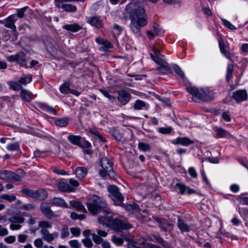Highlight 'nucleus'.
Instances as JSON below:
<instances>
[{
    "mask_svg": "<svg viewBox=\"0 0 248 248\" xmlns=\"http://www.w3.org/2000/svg\"><path fill=\"white\" fill-rule=\"evenodd\" d=\"M102 214L97 218V222L106 228L117 232L128 230L133 227L127 220H122L119 215L113 212L108 207L106 200L94 195V215Z\"/></svg>",
    "mask_w": 248,
    "mask_h": 248,
    "instance_id": "1",
    "label": "nucleus"
},
{
    "mask_svg": "<svg viewBox=\"0 0 248 248\" xmlns=\"http://www.w3.org/2000/svg\"><path fill=\"white\" fill-rule=\"evenodd\" d=\"M187 91L192 95V100L194 102L200 101H209L213 99V95L210 94L208 89L203 90L195 87L187 88Z\"/></svg>",
    "mask_w": 248,
    "mask_h": 248,
    "instance_id": "2",
    "label": "nucleus"
},
{
    "mask_svg": "<svg viewBox=\"0 0 248 248\" xmlns=\"http://www.w3.org/2000/svg\"><path fill=\"white\" fill-rule=\"evenodd\" d=\"M100 158V166L102 168L99 171V175L103 177L108 176L110 179L115 180L116 178V174L113 170V163L106 157Z\"/></svg>",
    "mask_w": 248,
    "mask_h": 248,
    "instance_id": "3",
    "label": "nucleus"
},
{
    "mask_svg": "<svg viewBox=\"0 0 248 248\" xmlns=\"http://www.w3.org/2000/svg\"><path fill=\"white\" fill-rule=\"evenodd\" d=\"M109 193V197L116 206H121L124 202V197L120 192L119 188L115 185H109L107 187Z\"/></svg>",
    "mask_w": 248,
    "mask_h": 248,
    "instance_id": "4",
    "label": "nucleus"
},
{
    "mask_svg": "<svg viewBox=\"0 0 248 248\" xmlns=\"http://www.w3.org/2000/svg\"><path fill=\"white\" fill-rule=\"evenodd\" d=\"M155 62L159 65L156 70L160 74H168L172 72L171 69L168 64L163 60H160L157 58L155 60Z\"/></svg>",
    "mask_w": 248,
    "mask_h": 248,
    "instance_id": "5",
    "label": "nucleus"
},
{
    "mask_svg": "<svg viewBox=\"0 0 248 248\" xmlns=\"http://www.w3.org/2000/svg\"><path fill=\"white\" fill-rule=\"evenodd\" d=\"M124 132L126 133H132L130 130L124 131V130L122 129L116 127L110 128L108 131V133L118 141L123 140Z\"/></svg>",
    "mask_w": 248,
    "mask_h": 248,
    "instance_id": "6",
    "label": "nucleus"
},
{
    "mask_svg": "<svg viewBox=\"0 0 248 248\" xmlns=\"http://www.w3.org/2000/svg\"><path fill=\"white\" fill-rule=\"evenodd\" d=\"M248 93L246 90H238L233 92L232 98L237 103L247 100Z\"/></svg>",
    "mask_w": 248,
    "mask_h": 248,
    "instance_id": "7",
    "label": "nucleus"
},
{
    "mask_svg": "<svg viewBox=\"0 0 248 248\" xmlns=\"http://www.w3.org/2000/svg\"><path fill=\"white\" fill-rule=\"evenodd\" d=\"M218 45L221 53L227 59H231L229 44L225 42L222 38H220L218 39Z\"/></svg>",
    "mask_w": 248,
    "mask_h": 248,
    "instance_id": "8",
    "label": "nucleus"
},
{
    "mask_svg": "<svg viewBox=\"0 0 248 248\" xmlns=\"http://www.w3.org/2000/svg\"><path fill=\"white\" fill-rule=\"evenodd\" d=\"M118 100L122 105L127 104L130 101L131 95L124 90H121L118 91Z\"/></svg>",
    "mask_w": 248,
    "mask_h": 248,
    "instance_id": "9",
    "label": "nucleus"
},
{
    "mask_svg": "<svg viewBox=\"0 0 248 248\" xmlns=\"http://www.w3.org/2000/svg\"><path fill=\"white\" fill-rule=\"evenodd\" d=\"M42 238L47 242H51L56 238H58L59 233L57 232L49 233L46 229H41L40 231Z\"/></svg>",
    "mask_w": 248,
    "mask_h": 248,
    "instance_id": "10",
    "label": "nucleus"
},
{
    "mask_svg": "<svg viewBox=\"0 0 248 248\" xmlns=\"http://www.w3.org/2000/svg\"><path fill=\"white\" fill-rule=\"evenodd\" d=\"M17 20V17L15 15H12L6 18L1 23L4 24V26L11 29L13 31L16 32V26L15 23Z\"/></svg>",
    "mask_w": 248,
    "mask_h": 248,
    "instance_id": "11",
    "label": "nucleus"
},
{
    "mask_svg": "<svg viewBox=\"0 0 248 248\" xmlns=\"http://www.w3.org/2000/svg\"><path fill=\"white\" fill-rule=\"evenodd\" d=\"M214 130L216 133V136L218 138H227L229 139L232 137V136L226 130L220 127H216Z\"/></svg>",
    "mask_w": 248,
    "mask_h": 248,
    "instance_id": "12",
    "label": "nucleus"
},
{
    "mask_svg": "<svg viewBox=\"0 0 248 248\" xmlns=\"http://www.w3.org/2000/svg\"><path fill=\"white\" fill-rule=\"evenodd\" d=\"M149 240L152 241H157L160 243L164 248H169L170 247L168 243L158 234H151L149 237Z\"/></svg>",
    "mask_w": 248,
    "mask_h": 248,
    "instance_id": "13",
    "label": "nucleus"
},
{
    "mask_svg": "<svg viewBox=\"0 0 248 248\" xmlns=\"http://www.w3.org/2000/svg\"><path fill=\"white\" fill-rule=\"evenodd\" d=\"M58 187L61 191L71 192L75 191V188L64 181L59 182L58 184Z\"/></svg>",
    "mask_w": 248,
    "mask_h": 248,
    "instance_id": "14",
    "label": "nucleus"
},
{
    "mask_svg": "<svg viewBox=\"0 0 248 248\" xmlns=\"http://www.w3.org/2000/svg\"><path fill=\"white\" fill-rule=\"evenodd\" d=\"M133 107L136 110H147L149 108V105L141 100L138 99L135 102Z\"/></svg>",
    "mask_w": 248,
    "mask_h": 248,
    "instance_id": "15",
    "label": "nucleus"
},
{
    "mask_svg": "<svg viewBox=\"0 0 248 248\" xmlns=\"http://www.w3.org/2000/svg\"><path fill=\"white\" fill-rule=\"evenodd\" d=\"M154 219L159 224V227L164 232L167 231L168 229L166 226H170L171 225V224L168 222L165 218L155 217H154Z\"/></svg>",
    "mask_w": 248,
    "mask_h": 248,
    "instance_id": "16",
    "label": "nucleus"
},
{
    "mask_svg": "<svg viewBox=\"0 0 248 248\" xmlns=\"http://www.w3.org/2000/svg\"><path fill=\"white\" fill-rule=\"evenodd\" d=\"M194 143L193 141L187 137H178L175 139L173 143L187 146Z\"/></svg>",
    "mask_w": 248,
    "mask_h": 248,
    "instance_id": "17",
    "label": "nucleus"
},
{
    "mask_svg": "<svg viewBox=\"0 0 248 248\" xmlns=\"http://www.w3.org/2000/svg\"><path fill=\"white\" fill-rule=\"evenodd\" d=\"M36 105L42 110L46 112L54 114L56 112V109L53 107L48 106L46 104L38 102L36 103Z\"/></svg>",
    "mask_w": 248,
    "mask_h": 248,
    "instance_id": "18",
    "label": "nucleus"
},
{
    "mask_svg": "<svg viewBox=\"0 0 248 248\" xmlns=\"http://www.w3.org/2000/svg\"><path fill=\"white\" fill-rule=\"evenodd\" d=\"M16 62L22 67L28 68L26 63V54L22 51L16 53Z\"/></svg>",
    "mask_w": 248,
    "mask_h": 248,
    "instance_id": "19",
    "label": "nucleus"
},
{
    "mask_svg": "<svg viewBox=\"0 0 248 248\" xmlns=\"http://www.w3.org/2000/svg\"><path fill=\"white\" fill-rule=\"evenodd\" d=\"M47 196V193L46 190L44 189H39L34 191V199L43 201L46 199Z\"/></svg>",
    "mask_w": 248,
    "mask_h": 248,
    "instance_id": "20",
    "label": "nucleus"
},
{
    "mask_svg": "<svg viewBox=\"0 0 248 248\" xmlns=\"http://www.w3.org/2000/svg\"><path fill=\"white\" fill-rule=\"evenodd\" d=\"M42 213L48 218H51L53 216V213L50 207L46 203H42L41 205Z\"/></svg>",
    "mask_w": 248,
    "mask_h": 248,
    "instance_id": "21",
    "label": "nucleus"
},
{
    "mask_svg": "<svg viewBox=\"0 0 248 248\" xmlns=\"http://www.w3.org/2000/svg\"><path fill=\"white\" fill-rule=\"evenodd\" d=\"M177 226L182 232H189L191 230L190 226L180 218L178 219Z\"/></svg>",
    "mask_w": 248,
    "mask_h": 248,
    "instance_id": "22",
    "label": "nucleus"
},
{
    "mask_svg": "<svg viewBox=\"0 0 248 248\" xmlns=\"http://www.w3.org/2000/svg\"><path fill=\"white\" fill-rule=\"evenodd\" d=\"M50 203L62 207H68V204L65 202V201L62 199L60 198H53L50 201Z\"/></svg>",
    "mask_w": 248,
    "mask_h": 248,
    "instance_id": "23",
    "label": "nucleus"
},
{
    "mask_svg": "<svg viewBox=\"0 0 248 248\" xmlns=\"http://www.w3.org/2000/svg\"><path fill=\"white\" fill-rule=\"evenodd\" d=\"M63 29L72 32H77L79 31L82 27L78 23L66 24L62 26Z\"/></svg>",
    "mask_w": 248,
    "mask_h": 248,
    "instance_id": "24",
    "label": "nucleus"
},
{
    "mask_svg": "<svg viewBox=\"0 0 248 248\" xmlns=\"http://www.w3.org/2000/svg\"><path fill=\"white\" fill-rule=\"evenodd\" d=\"M76 177L79 179L84 178L87 174V169L85 167H78L76 169Z\"/></svg>",
    "mask_w": 248,
    "mask_h": 248,
    "instance_id": "25",
    "label": "nucleus"
},
{
    "mask_svg": "<svg viewBox=\"0 0 248 248\" xmlns=\"http://www.w3.org/2000/svg\"><path fill=\"white\" fill-rule=\"evenodd\" d=\"M67 139L71 143L79 146L80 145L82 138L79 136L70 135L67 137Z\"/></svg>",
    "mask_w": 248,
    "mask_h": 248,
    "instance_id": "26",
    "label": "nucleus"
},
{
    "mask_svg": "<svg viewBox=\"0 0 248 248\" xmlns=\"http://www.w3.org/2000/svg\"><path fill=\"white\" fill-rule=\"evenodd\" d=\"M60 91L62 93H69L78 95L79 94L77 91H72L69 89V85L66 83L62 84L60 88Z\"/></svg>",
    "mask_w": 248,
    "mask_h": 248,
    "instance_id": "27",
    "label": "nucleus"
},
{
    "mask_svg": "<svg viewBox=\"0 0 248 248\" xmlns=\"http://www.w3.org/2000/svg\"><path fill=\"white\" fill-rule=\"evenodd\" d=\"M152 50L154 52V54L151 53L150 55L152 59L154 62L155 58H157L160 60H163V59L162 58L163 56L160 54V52L161 51V49L156 47H153Z\"/></svg>",
    "mask_w": 248,
    "mask_h": 248,
    "instance_id": "28",
    "label": "nucleus"
},
{
    "mask_svg": "<svg viewBox=\"0 0 248 248\" xmlns=\"http://www.w3.org/2000/svg\"><path fill=\"white\" fill-rule=\"evenodd\" d=\"M121 206L123 207L127 211L130 213L136 212L138 210L137 206L135 203L132 204H124L123 202V204Z\"/></svg>",
    "mask_w": 248,
    "mask_h": 248,
    "instance_id": "29",
    "label": "nucleus"
},
{
    "mask_svg": "<svg viewBox=\"0 0 248 248\" xmlns=\"http://www.w3.org/2000/svg\"><path fill=\"white\" fill-rule=\"evenodd\" d=\"M61 8L66 12H75L77 11V7L71 4H62Z\"/></svg>",
    "mask_w": 248,
    "mask_h": 248,
    "instance_id": "30",
    "label": "nucleus"
},
{
    "mask_svg": "<svg viewBox=\"0 0 248 248\" xmlns=\"http://www.w3.org/2000/svg\"><path fill=\"white\" fill-rule=\"evenodd\" d=\"M68 123L69 119L65 117L57 119L55 121V124L60 127H65L68 125Z\"/></svg>",
    "mask_w": 248,
    "mask_h": 248,
    "instance_id": "31",
    "label": "nucleus"
},
{
    "mask_svg": "<svg viewBox=\"0 0 248 248\" xmlns=\"http://www.w3.org/2000/svg\"><path fill=\"white\" fill-rule=\"evenodd\" d=\"M138 148L142 152H147L151 150V146L149 143L139 142L138 144Z\"/></svg>",
    "mask_w": 248,
    "mask_h": 248,
    "instance_id": "32",
    "label": "nucleus"
},
{
    "mask_svg": "<svg viewBox=\"0 0 248 248\" xmlns=\"http://www.w3.org/2000/svg\"><path fill=\"white\" fill-rule=\"evenodd\" d=\"M8 220L11 223H22L24 222V217H20V216H12L10 217Z\"/></svg>",
    "mask_w": 248,
    "mask_h": 248,
    "instance_id": "33",
    "label": "nucleus"
},
{
    "mask_svg": "<svg viewBox=\"0 0 248 248\" xmlns=\"http://www.w3.org/2000/svg\"><path fill=\"white\" fill-rule=\"evenodd\" d=\"M11 170H0V179L4 181H9Z\"/></svg>",
    "mask_w": 248,
    "mask_h": 248,
    "instance_id": "34",
    "label": "nucleus"
},
{
    "mask_svg": "<svg viewBox=\"0 0 248 248\" xmlns=\"http://www.w3.org/2000/svg\"><path fill=\"white\" fill-rule=\"evenodd\" d=\"M8 84L10 88L15 91H17V90H21L22 89L21 85H20V84L19 83L18 81L17 82L16 81H10L8 82Z\"/></svg>",
    "mask_w": 248,
    "mask_h": 248,
    "instance_id": "35",
    "label": "nucleus"
},
{
    "mask_svg": "<svg viewBox=\"0 0 248 248\" xmlns=\"http://www.w3.org/2000/svg\"><path fill=\"white\" fill-rule=\"evenodd\" d=\"M8 151H19L20 145L18 142H15L11 144H8L6 147Z\"/></svg>",
    "mask_w": 248,
    "mask_h": 248,
    "instance_id": "36",
    "label": "nucleus"
},
{
    "mask_svg": "<svg viewBox=\"0 0 248 248\" xmlns=\"http://www.w3.org/2000/svg\"><path fill=\"white\" fill-rule=\"evenodd\" d=\"M70 204L73 207L76 208L78 211H85L84 207L82 205L81 202L75 201H71L70 202Z\"/></svg>",
    "mask_w": 248,
    "mask_h": 248,
    "instance_id": "37",
    "label": "nucleus"
},
{
    "mask_svg": "<svg viewBox=\"0 0 248 248\" xmlns=\"http://www.w3.org/2000/svg\"><path fill=\"white\" fill-rule=\"evenodd\" d=\"M174 187L177 188L179 189V191L178 193L181 195H183L186 193V186L182 183H177L175 184Z\"/></svg>",
    "mask_w": 248,
    "mask_h": 248,
    "instance_id": "38",
    "label": "nucleus"
},
{
    "mask_svg": "<svg viewBox=\"0 0 248 248\" xmlns=\"http://www.w3.org/2000/svg\"><path fill=\"white\" fill-rule=\"evenodd\" d=\"M10 178L9 181H12L15 182H19L21 180L22 177H23V175L20 176L19 175L11 171V173L10 174Z\"/></svg>",
    "mask_w": 248,
    "mask_h": 248,
    "instance_id": "39",
    "label": "nucleus"
},
{
    "mask_svg": "<svg viewBox=\"0 0 248 248\" xmlns=\"http://www.w3.org/2000/svg\"><path fill=\"white\" fill-rule=\"evenodd\" d=\"M233 71V66L232 64H229L227 66V75H226V80L227 81H229L230 79L231 78L232 73Z\"/></svg>",
    "mask_w": 248,
    "mask_h": 248,
    "instance_id": "40",
    "label": "nucleus"
},
{
    "mask_svg": "<svg viewBox=\"0 0 248 248\" xmlns=\"http://www.w3.org/2000/svg\"><path fill=\"white\" fill-rule=\"evenodd\" d=\"M34 191H35V190H33L32 189L25 188L23 189L21 191V192L27 196L34 198Z\"/></svg>",
    "mask_w": 248,
    "mask_h": 248,
    "instance_id": "41",
    "label": "nucleus"
},
{
    "mask_svg": "<svg viewBox=\"0 0 248 248\" xmlns=\"http://www.w3.org/2000/svg\"><path fill=\"white\" fill-rule=\"evenodd\" d=\"M94 140L96 142L104 143L106 141L105 138L100 135L98 132L94 131Z\"/></svg>",
    "mask_w": 248,
    "mask_h": 248,
    "instance_id": "42",
    "label": "nucleus"
},
{
    "mask_svg": "<svg viewBox=\"0 0 248 248\" xmlns=\"http://www.w3.org/2000/svg\"><path fill=\"white\" fill-rule=\"evenodd\" d=\"M153 28L154 30V31L155 33V35H161L164 33V31L161 28V27L156 23L154 24Z\"/></svg>",
    "mask_w": 248,
    "mask_h": 248,
    "instance_id": "43",
    "label": "nucleus"
},
{
    "mask_svg": "<svg viewBox=\"0 0 248 248\" xmlns=\"http://www.w3.org/2000/svg\"><path fill=\"white\" fill-rule=\"evenodd\" d=\"M172 66L176 74L179 75L182 78H184L185 74L178 65L174 64Z\"/></svg>",
    "mask_w": 248,
    "mask_h": 248,
    "instance_id": "44",
    "label": "nucleus"
},
{
    "mask_svg": "<svg viewBox=\"0 0 248 248\" xmlns=\"http://www.w3.org/2000/svg\"><path fill=\"white\" fill-rule=\"evenodd\" d=\"M31 76L29 75L25 77L21 78L20 79L18 80V82L20 85H26L27 84L30 83L31 81Z\"/></svg>",
    "mask_w": 248,
    "mask_h": 248,
    "instance_id": "45",
    "label": "nucleus"
},
{
    "mask_svg": "<svg viewBox=\"0 0 248 248\" xmlns=\"http://www.w3.org/2000/svg\"><path fill=\"white\" fill-rule=\"evenodd\" d=\"M238 212L241 217L244 219L248 217V209L247 208H239Z\"/></svg>",
    "mask_w": 248,
    "mask_h": 248,
    "instance_id": "46",
    "label": "nucleus"
},
{
    "mask_svg": "<svg viewBox=\"0 0 248 248\" xmlns=\"http://www.w3.org/2000/svg\"><path fill=\"white\" fill-rule=\"evenodd\" d=\"M94 26L96 28H101L103 26V22L100 17L94 16Z\"/></svg>",
    "mask_w": 248,
    "mask_h": 248,
    "instance_id": "47",
    "label": "nucleus"
},
{
    "mask_svg": "<svg viewBox=\"0 0 248 248\" xmlns=\"http://www.w3.org/2000/svg\"><path fill=\"white\" fill-rule=\"evenodd\" d=\"M21 97L22 98L28 102H29L30 101V97L29 93L28 92L23 89H22L21 90V93H20Z\"/></svg>",
    "mask_w": 248,
    "mask_h": 248,
    "instance_id": "48",
    "label": "nucleus"
},
{
    "mask_svg": "<svg viewBox=\"0 0 248 248\" xmlns=\"http://www.w3.org/2000/svg\"><path fill=\"white\" fill-rule=\"evenodd\" d=\"M0 198L11 202L16 200V196L14 195L3 194L0 196Z\"/></svg>",
    "mask_w": 248,
    "mask_h": 248,
    "instance_id": "49",
    "label": "nucleus"
},
{
    "mask_svg": "<svg viewBox=\"0 0 248 248\" xmlns=\"http://www.w3.org/2000/svg\"><path fill=\"white\" fill-rule=\"evenodd\" d=\"M172 128L170 126L164 127H160L158 129V132L163 134H169L171 132Z\"/></svg>",
    "mask_w": 248,
    "mask_h": 248,
    "instance_id": "50",
    "label": "nucleus"
},
{
    "mask_svg": "<svg viewBox=\"0 0 248 248\" xmlns=\"http://www.w3.org/2000/svg\"><path fill=\"white\" fill-rule=\"evenodd\" d=\"M221 20L224 26H225L226 27H227V28H228L229 29H230V30H234L236 29L235 27L234 26H233L228 20H226L225 19L222 18H221Z\"/></svg>",
    "mask_w": 248,
    "mask_h": 248,
    "instance_id": "51",
    "label": "nucleus"
},
{
    "mask_svg": "<svg viewBox=\"0 0 248 248\" xmlns=\"http://www.w3.org/2000/svg\"><path fill=\"white\" fill-rule=\"evenodd\" d=\"M39 227L43 228L42 229H46V228H50L52 227L51 223L46 221H41L39 222Z\"/></svg>",
    "mask_w": 248,
    "mask_h": 248,
    "instance_id": "52",
    "label": "nucleus"
},
{
    "mask_svg": "<svg viewBox=\"0 0 248 248\" xmlns=\"http://www.w3.org/2000/svg\"><path fill=\"white\" fill-rule=\"evenodd\" d=\"M111 240L117 246L122 245L124 243V240L122 238L117 237L115 235L112 236Z\"/></svg>",
    "mask_w": 248,
    "mask_h": 248,
    "instance_id": "53",
    "label": "nucleus"
},
{
    "mask_svg": "<svg viewBox=\"0 0 248 248\" xmlns=\"http://www.w3.org/2000/svg\"><path fill=\"white\" fill-rule=\"evenodd\" d=\"M79 146L82 148H91L92 145L91 143L85 140V138H82L80 145H79Z\"/></svg>",
    "mask_w": 248,
    "mask_h": 248,
    "instance_id": "54",
    "label": "nucleus"
},
{
    "mask_svg": "<svg viewBox=\"0 0 248 248\" xmlns=\"http://www.w3.org/2000/svg\"><path fill=\"white\" fill-rule=\"evenodd\" d=\"M70 217L72 219L76 220L78 219L79 220H82L85 218L84 215H78L76 212H73L71 213Z\"/></svg>",
    "mask_w": 248,
    "mask_h": 248,
    "instance_id": "55",
    "label": "nucleus"
},
{
    "mask_svg": "<svg viewBox=\"0 0 248 248\" xmlns=\"http://www.w3.org/2000/svg\"><path fill=\"white\" fill-rule=\"evenodd\" d=\"M69 235V232L67 227L63 226L61 232V237L62 238H64L65 237H68Z\"/></svg>",
    "mask_w": 248,
    "mask_h": 248,
    "instance_id": "56",
    "label": "nucleus"
},
{
    "mask_svg": "<svg viewBox=\"0 0 248 248\" xmlns=\"http://www.w3.org/2000/svg\"><path fill=\"white\" fill-rule=\"evenodd\" d=\"M70 246L72 248H80L81 244L77 240H73L69 242Z\"/></svg>",
    "mask_w": 248,
    "mask_h": 248,
    "instance_id": "57",
    "label": "nucleus"
},
{
    "mask_svg": "<svg viewBox=\"0 0 248 248\" xmlns=\"http://www.w3.org/2000/svg\"><path fill=\"white\" fill-rule=\"evenodd\" d=\"M236 200L241 204L248 205V197H239Z\"/></svg>",
    "mask_w": 248,
    "mask_h": 248,
    "instance_id": "58",
    "label": "nucleus"
},
{
    "mask_svg": "<svg viewBox=\"0 0 248 248\" xmlns=\"http://www.w3.org/2000/svg\"><path fill=\"white\" fill-rule=\"evenodd\" d=\"M81 242L86 248H91L93 246L92 242L89 238H86L83 239L82 240Z\"/></svg>",
    "mask_w": 248,
    "mask_h": 248,
    "instance_id": "59",
    "label": "nucleus"
},
{
    "mask_svg": "<svg viewBox=\"0 0 248 248\" xmlns=\"http://www.w3.org/2000/svg\"><path fill=\"white\" fill-rule=\"evenodd\" d=\"M189 174L193 178H196L198 177V173L194 167H190L188 170Z\"/></svg>",
    "mask_w": 248,
    "mask_h": 248,
    "instance_id": "60",
    "label": "nucleus"
},
{
    "mask_svg": "<svg viewBox=\"0 0 248 248\" xmlns=\"http://www.w3.org/2000/svg\"><path fill=\"white\" fill-rule=\"evenodd\" d=\"M113 29L115 31V33L117 35H119L121 34L123 29L122 28L117 24H114L113 26Z\"/></svg>",
    "mask_w": 248,
    "mask_h": 248,
    "instance_id": "61",
    "label": "nucleus"
},
{
    "mask_svg": "<svg viewBox=\"0 0 248 248\" xmlns=\"http://www.w3.org/2000/svg\"><path fill=\"white\" fill-rule=\"evenodd\" d=\"M70 231L71 233L75 236H78L81 233L80 229L79 228H71Z\"/></svg>",
    "mask_w": 248,
    "mask_h": 248,
    "instance_id": "62",
    "label": "nucleus"
},
{
    "mask_svg": "<svg viewBox=\"0 0 248 248\" xmlns=\"http://www.w3.org/2000/svg\"><path fill=\"white\" fill-rule=\"evenodd\" d=\"M28 7H24L17 10V16L19 18H23L24 16V13Z\"/></svg>",
    "mask_w": 248,
    "mask_h": 248,
    "instance_id": "63",
    "label": "nucleus"
},
{
    "mask_svg": "<svg viewBox=\"0 0 248 248\" xmlns=\"http://www.w3.org/2000/svg\"><path fill=\"white\" fill-rule=\"evenodd\" d=\"M222 119L226 122H230L231 121V116L228 112L224 111L222 114Z\"/></svg>",
    "mask_w": 248,
    "mask_h": 248,
    "instance_id": "64",
    "label": "nucleus"
}]
</instances>
